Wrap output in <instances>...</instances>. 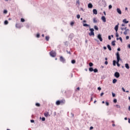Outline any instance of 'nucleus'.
I'll use <instances>...</instances> for the list:
<instances>
[{
    "label": "nucleus",
    "instance_id": "obj_27",
    "mask_svg": "<svg viewBox=\"0 0 130 130\" xmlns=\"http://www.w3.org/2000/svg\"><path fill=\"white\" fill-rule=\"evenodd\" d=\"M4 24L5 25H8V24H9V21H8V20H5L4 22Z\"/></svg>",
    "mask_w": 130,
    "mask_h": 130
},
{
    "label": "nucleus",
    "instance_id": "obj_14",
    "mask_svg": "<svg viewBox=\"0 0 130 130\" xmlns=\"http://www.w3.org/2000/svg\"><path fill=\"white\" fill-rule=\"evenodd\" d=\"M56 105H61V104H60V101H57L56 102Z\"/></svg>",
    "mask_w": 130,
    "mask_h": 130
},
{
    "label": "nucleus",
    "instance_id": "obj_28",
    "mask_svg": "<svg viewBox=\"0 0 130 130\" xmlns=\"http://www.w3.org/2000/svg\"><path fill=\"white\" fill-rule=\"evenodd\" d=\"M77 5H78V6H80V0H77L76 1Z\"/></svg>",
    "mask_w": 130,
    "mask_h": 130
},
{
    "label": "nucleus",
    "instance_id": "obj_50",
    "mask_svg": "<svg viewBox=\"0 0 130 130\" xmlns=\"http://www.w3.org/2000/svg\"><path fill=\"white\" fill-rule=\"evenodd\" d=\"M105 64H106V65L108 64V62L107 61H106L105 62Z\"/></svg>",
    "mask_w": 130,
    "mask_h": 130
},
{
    "label": "nucleus",
    "instance_id": "obj_53",
    "mask_svg": "<svg viewBox=\"0 0 130 130\" xmlns=\"http://www.w3.org/2000/svg\"><path fill=\"white\" fill-rule=\"evenodd\" d=\"M98 89L100 91L101 90V87H98Z\"/></svg>",
    "mask_w": 130,
    "mask_h": 130
},
{
    "label": "nucleus",
    "instance_id": "obj_54",
    "mask_svg": "<svg viewBox=\"0 0 130 130\" xmlns=\"http://www.w3.org/2000/svg\"><path fill=\"white\" fill-rule=\"evenodd\" d=\"M93 128H94V127L93 126H91L90 127V129H93Z\"/></svg>",
    "mask_w": 130,
    "mask_h": 130
},
{
    "label": "nucleus",
    "instance_id": "obj_39",
    "mask_svg": "<svg viewBox=\"0 0 130 130\" xmlns=\"http://www.w3.org/2000/svg\"><path fill=\"white\" fill-rule=\"evenodd\" d=\"M116 107H117V108H120V106L118 105H116Z\"/></svg>",
    "mask_w": 130,
    "mask_h": 130
},
{
    "label": "nucleus",
    "instance_id": "obj_48",
    "mask_svg": "<svg viewBox=\"0 0 130 130\" xmlns=\"http://www.w3.org/2000/svg\"><path fill=\"white\" fill-rule=\"evenodd\" d=\"M4 14H7V13H8V11L4 10Z\"/></svg>",
    "mask_w": 130,
    "mask_h": 130
},
{
    "label": "nucleus",
    "instance_id": "obj_29",
    "mask_svg": "<svg viewBox=\"0 0 130 130\" xmlns=\"http://www.w3.org/2000/svg\"><path fill=\"white\" fill-rule=\"evenodd\" d=\"M118 39H119L120 41H121V42H122V38H121V37H120L119 39L118 38H117V40H118Z\"/></svg>",
    "mask_w": 130,
    "mask_h": 130
},
{
    "label": "nucleus",
    "instance_id": "obj_5",
    "mask_svg": "<svg viewBox=\"0 0 130 130\" xmlns=\"http://www.w3.org/2000/svg\"><path fill=\"white\" fill-rule=\"evenodd\" d=\"M114 76L116 78H119V77L120 76V75L119 74V73L115 72V74H114Z\"/></svg>",
    "mask_w": 130,
    "mask_h": 130
},
{
    "label": "nucleus",
    "instance_id": "obj_12",
    "mask_svg": "<svg viewBox=\"0 0 130 130\" xmlns=\"http://www.w3.org/2000/svg\"><path fill=\"white\" fill-rule=\"evenodd\" d=\"M102 20L104 22H106V18H105V16H102Z\"/></svg>",
    "mask_w": 130,
    "mask_h": 130
},
{
    "label": "nucleus",
    "instance_id": "obj_55",
    "mask_svg": "<svg viewBox=\"0 0 130 130\" xmlns=\"http://www.w3.org/2000/svg\"><path fill=\"white\" fill-rule=\"evenodd\" d=\"M128 122L129 123H130V118H128Z\"/></svg>",
    "mask_w": 130,
    "mask_h": 130
},
{
    "label": "nucleus",
    "instance_id": "obj_49",
    "mask_svg": "<svg viewBox=\"0 0 130 130\" xmlns=\"http://www.w3.org/2000/svg\"><path fill=\"white\" fill-rule=\"evenodd\" d=\"M74 24H75V23H74V22H72L71 23V26H73V25H74Z\"/></svg>",
    "mask_w": 130,
    "mask_h": 130
},
{
    "label": "nucleus",
    "instance_id": "obj_10",
    "mask_svg": "<svg viewBox=\"0 0 130 130\" xmlns=\"http://www.w3.org/2000/svg\"><path fill=\"white\" fill-rule=\"evenodd\" d=\"M88 8H89V9H92V8H93V5L91 3L88 4Z\"/></svg>",
    "mask_w": 130,
    "mask_h": 130
},
{
    "label": "nucleus",
    "instance_id": "obj_1",
    "mask_svg": "<svg viewBox=\"0 0 130 130\" xmlns=\"http://www.w3.org/2000/svg\"><path fill=\"white\" fill-rule=\"evenodd\" d=\"M89 30L90 32L89 33V36H94L95 35L94 33V28H90Z\"/></svg>",
    "mask_w": 130,
    "mask_h": 130
},
{
    "label": "nucleus",
    "instance_id": "obj_9",
    "mask_svg": "<svg viewBox=\"0 0 130 130\" xmlns=\"http://www.w3.org/2000/svg\"><path fill=\"white\" fill-rule=\"evenodd\" d=\"M119 25V23H118L117 25H116L115 26V30L116 31V32H117V31H118V25Z\"/></svg>",
    "mask_w": 130,
    "mask_h": 130
},
{
    "label": "nucleus",
    "instance_id": "obj_56",
    "mask_svg": "<svg viewBox=\"0 0 130 130\" xmlns=\"http://www.w3.org/2000/svg\"><path fill=\"white\" fill-rule=\"evenodd\" d=\"M104 49L106 50L107 49V48L106 47H104Z\"/></svg>",
    "mask_w": 130,
    "mask_h": 130
},
{
    "label": "nucleus",
    "instance_id": "obj_52",
    "mask_svg": "<svg viewBox=\"0 0 130 130\" xmlns=\"http://www.w3.org/2000/svg\"><path fill=\"white\" fill-rule=\"evenodd\" d=\"M122 91H123V92H125V89H124V88L123 87L122 88Z\"/></svg>",
    "mask_w": 130,
    "mask_h": 130
},
{
    "label": "nucleus",
    "instance_id": "obj_47",
    "mask_svg": "<svg viewBox=\"0 0 130 130\" xmlns=\"http://www.w3.org/2000/svg\"><path fill=\"white\" fill-rule=\"evenodd\" d=\"M108 39L109 40H111V37L110 36H109Z\"/></svg>",
    "mask_w": 130,
    "mask_h": 130
},
{
    "label": "nucleus",
    "instance_id": "obj_38",
    "mask_svg": "<svg viewBox=\"0 0 130 130\" xmlns=\"http://www.w3.org/2000/svg\"><path fill=\"white\" fill-rule=\"evenodd\" d=\"M21 22H25V19L24 18H21Z\"/></svg>",
    "mask_w": 130,
    "mask_h": 130
},
{
    "label": "nucleus",
    "instance_id": "obj_61",
    "mask_svg": "<svg viewBox=\"0 0 130 130\" xmlns=\"http://www.w3.org/2000/svg\"><path fill=\"white\" fill-rule=\"evenodd\" d=\"M83 23H86L87 22V21H86V20H83Z\"/></svg>",
    "mask_w": 130,
    "mask_h": 130
},
{
    "label": "nucleus",
    "instance_id": "obj_6",
    "mask_svg": "<svg viewBox=\"0 0 130 130\" xmlns=\"http://www.w3.org/2000/svg\"><path fill=\"white\" fill-rule=\"evenodd\" d=\"M60 61H61L62 62H66V59L63 58L62 56L60 57Z\"/></svg>",
    "mask_w": 130,
    "mask_h": 130
},
{
    "label": "nucleus",
    "instance_id": "obj_24",
    "mask_svg": "<svg viewBox=\"0 0 130 130\" xmlns=\"http://www.w3.org/2000/svg\"><path fill=\"white\" fill-rule=\"evenodd\" d=\"M116 61H115V60H113V66H116Z\"/></svg>",
    "mask_w": 130,
    "mask_h": 130
},
{
    "label": "nucleus",
    "instance_id": "obj_31",
    "mask_svg": "<svg viewBox=\"0 0 130 130\" xmlns=\"http://www.w3.org/2000/svg\"><path fill=\"white\" fill-rule=\"evenodd\" d=\"M119 61H117V62H116L117 67H120V64H119Z\"/></svg>",
    "mask_w": 130,
    "mask_h": 130
},
{
    "label": "nucleus",
    "instance_id": "obj_16",
    "mask_svg": "<svg viewBox=\"0 0 130 130\" xmlns=\"http://www.w3.org/2000/svg\"><path fill=\"white\" fill-rule=\"evenodd\" d=\"M125 67L127 69V70H128V69H129V66H128V63H126V64H125Z\"/></svg>",
    "mask_w": 130,
    "mask_h": 130
},
{
    "label": "nucleus",
    "instance_id": "obj_60",
    "mask_svg": "<svg viewBox=\"0 0 130 130\" xmlns=\"http://www.w3.org/2000/svg\"><path fill=\"white\" fill-rule=\"evenodd\" d=\"M124 120H127V117H125V118H124Z\"/></svg>",
    "mask_w": 130,
    "mask_h": 130
},
{
    "label": "nucleus",
    "instance_id": "obj_22",
    "mask_svg": "<svg viewBox=\"0 0 130 130\" xmlns=\"http://www.w3.org/2000/svg\"><path fill=\"white\" fill-rule=\"evenodd\" d=\"M112 45H113V46H115V41L112 42Z\"/></svg>",
    "mask_w": 130,
    "mask_h": 130
},
{
    "label": "nucleus",
    "instance_id": "obj_44",
    "mask_svg": "<svg viewBox=\"0 0 130 130\" xmlns=\"http://www.w3.org/2000/svg\"><path fill=\"white\" fill-rule=\"evenodd\" d=\"M77 19H80V15L79 14H78L77 15Z\"/></svg>",
    "mask_w": 130,
    "mask_h": 130
},
{
    "label": "nucleus",
    "instance_id": "obj_20",
    "mask_svg": "<svg viewBox=\"0 0 130 130\" xmlns=\"http://www.w3.org/2000/svg\"><path fill=\"white\" fill-rule=\"evenodd\" d=\"M83 26H84V27H90V25H89L88 24H87L86 23H84Z\"/></svg>",
    "mask_w": 130,
    "mask_h": 130
},
{
    "label": "nucleus",
    "instance_id": "obj_18",
    "mask_svg": "<svg viewBox=\"0 0 130 130\" xmlns=\"http://www.w3.org/2000/svg\"><path fill=\"white\" fill-rule=\"evenodd\" d=\"M107 47H108L109 50H110V51H111V50H112L111 47L109 45H107Z\"/></svg>",
    "mask_w": 130,
    "mask_h": 130
},
{
    "label": "nucleus",
    "instance_id": "obj_42",
    "mask_svg": "<svg viewBox=\"0 0 130 130\" xmlns=\"http://www.w3.org/2000/svg\"><path fill=\"white\" fill-rule=\"evenodd\" d=\"M76 91H80V87H77V88H76Z\"/></svg>",
    "mask_w": 130,
    "mask_h": 130
},
{
    "label": "nucleus",
    "instance_id": "obj_62",
    "mask_svg": "<svg viewBox=\"0 0 130 130\" xmlns=\"http://www.w3.org/2000/svg\"><path fill=\"white\" fill-rule=\"evenodd\" d=\"M42 37H44V34L42 35Z\"/></svg>",
    "mask_w": 130,
    "mask_h": 130
},
{
    "label": "nucleus",
    "instance_id": "obj_37",
    "mask_svg": "<svg viewBox=\"0 0 130 130\" xmlns=\"http://www.w3.org/2000/svg\"><path fill=\"white\" fill-rule=\"evenodd\" d=\"M113 102H114V103H116V102H117V100L114 99V100H113Z\"/></svg>",
    "mask_w": 130,
    "mask_h": 130
},
{
    "label": "nucleus",
    "instance_id": "obj_30",
    "mask_svg": "<svg viewBox=\"0 0 130 130\" xmlns=\"http://www.w3.org/2000/svg\"><path fill=\"white\" fill-rule=\"evenodd\" d=\"M94 73H98V70L97 69H95L93 70Z\"/></svg>",
    "mask_w": 130,
    "mask_h": 130
},
{
    "label": "nucleus",
    "instance_id": "obj_57",
    "mask_svg": "<svg viewBox=\"0 0 130 130\" xmlns=\"http://www.w3.org/2000/svg\"><path fill=\"white\" fill-rule=\"evenodd\" d=\"M117 50H118V51H120V48H118L117 49Z\"/></svg>",
    "mask_w": 130,
    "mask_h": 130
},
{
    "label": "nucleus",
    "instance_id": "obj_36",
    "mask_svg": "<svg viewBox=\"0 0 130 130\" xmlns=\"http://www.w3.org/2000/svg\"><path fill=\"white\" fill-rule=\"evenodd\" d=\"M36 37H37V38H39V37H40V35L39 34H38L37 35Z\"/></svg>",
    "mask_w": 130,
    "mask_h": 130
},
{
    "label": "nucleus",
    "instance_id": "obj_25",
    "mask_svg": "<svg viewBox=\"0 0 130 130\" xmlns=\"http://www.w3.org/2000/svg\"><path fill=\"white\" fill-rule=\"evenodd\" d=\"M94 28L95 30H96L97 31H98L99 28H98V26H97V25H95L94 26Z\"/></svg>",
    "mask_w": 130,
    "mask_h": 130
},
{
    "label": "nucleus",
    "instance_id": "obj_7",
    "mask_svg": "<svg viewBox=\"0 0 130 130\" xmlns=\"http://www.w3.org/2000/svg\"><path fill=\"white\" fill-rule=\"evenodd\" d=\"M60 103L61 105H63L64 103H66V100H62L60 101Z\"/></svg>",
    "mask_w": 130,
    "mask_h": 130
},
{
    "label": "nucleus",
    "instance_id": "obj_8",
    "mask_svg": "<svg viewBox=\"0 0 130 130\" xmlns=\"http://www.w3.org/2000/svg\"><path fill=\"white\" fill-rule=\"evenodd\" d=\"M44 116L45 117H48V116H50V115H49V112H47L44 113Z\"/></svg>",
    "mask_w": 130,
    "mask_h": 130
},
{
    "label": "nucleus",
    "instance_id": "obj_32",
    "mask_svg": "<svg viewBox=\"0 0 130 130\" xmlns=\"http://www.w3.org/2000/svg\"><path fill=\"white\" fill-rule=\"evenodd\" d=\"M72 63H76V60L73 59L71 61Z\"/></svg>",
    "mask_w": 130,
    "mask_h": 130
},
{
    "label": "nucleus",
    "instance_id": "obj_40",
    "mask_svg": "<svg viewBox=\"0 0 130 130\" xmlns=\"http://www.w3.org/2000/svg\"><path fill=\"white\" fill-rule=\"evenodd\" d=\"M109 9L110 10L111 9H112V6L109 5Z\"/></svg>",
    "mask_w": 130,
    "mask_h": 130
},
{
    "label": "nucleus",
    "instance_id": "obj_26",
    "mask_svg": "<svg viewBox=\"0 0 130 130\" xmlns=\"http://www.w3.org/2000/svg\"><path fill=\"white\" fill-rule=\"evenodd\" d=\"M46 40L47 41H49V36H46Z\"/></svg>",
    "mask_w": 130,
    "mask_h": 130
},
{
    "label": "nucleus",
    "instance_id": "obj_35",
    "mask_svg": "<svg viewBox=\"0 0 130 130\" xmlns=\"http://www.w3.org/2000/svg\"><path fill=\"white\" fill-rule=\"evenodd\" d=\"M106 105L107 106H109V103H108V102H106Z\"/></svg>",
    "mask_w": 130,
    "mask_h": 130
},
{
    "label": "nucleus",
    "instance_id": "obj_2",
    "mask_svg": "<svg viewBox=\"0 0 130 130\" xmlns=\"http://www.w3.org/2000/svg\"><path fill=\"white\" fill-rule=\"evenodd\" d=\"M50 55L51 56H52V57H55V56H56V53L54 51H52L50 52Z\"/></svg>",
    "mask_w": 130,
    "mask_h": 130
},
{
    "label": "nucleus",
    "instance_id": "obj_63",
    "mask_svg": "<svg viewBox=\"0 0 130 130\" xmlns=\"http://www.w3.org/2000/svg\"><path fill=\"white\" fill-rule=\"evenodd\" d=\"M115 125V124H112V126H114Z\"/></svg>",
    "mask_w": 130,
    "mask_h": 130
},
{
    "label": "nucleus",
    "instance_id": "obj_17",
    "mask_svg": "<svg viewBox=\"0 0 130 130\" xmlns=\"http://www.w3.org/2000/svg\"><path fill=\"white\" fill-rule=\"evenodd\" d=\"M93 23H97V18H94L93 19Z\"/></svg>",
    "mask_w": 130,
    "mask_h": 130
},
{
    "label": "nucleus",
    "instance_id": "obj_15",
    "mask_svg": "<svg viewBox=\"0 0 130 130\" xmlns=\"http://www.w3.org/2000/svg\"><path fill=\"white\" fill-rule=\"evenodd\" d=\"M16 28H21V25H20V24L19 23H17L16 24Z\"/></svg>",
    "mask_w": 130,
    "mask_h": 130
},
{
    "label": "nucleus",
    "instance_id": "obj_46",
    "mask_svg": "<svg viewBox=\"0 0 130 130\" xmlns=\"http://www.w3.org/2000/svg\"><path fill=\"white\" fill-rule=\"evenodd\" d=\"M119 35H118V34L117 33V32H116V37H119Z\"/></svg>",
    "mask_w": 130,
    "mask_h": 130
},
{
    "label": "nucleus",
    "instance_id": "obj_21",
    "mask_svg": "<svg viewBox=\"0 0 130 130\" xmlns=\"http://www.w3.org/2000/svg\"><path fill=\"white\" fill-rule=\"evenodd\" d=\"M89 72H93L94 69H93V68H89Z\"/></svg>",
    "mask_w": 130,
    "mask_h": 130
},
{
    "label": "nucleus",
    "instance_id": "obj_33",
    "mask_svg": "<svg viewBox=\"0 0 130 130\" xmlns=\"http://www.w3.org/2000/svg\"><path fill=\"white\" fill-rule=\"evenodd\" d=\"M36 106H37L38 107H40V104H39V103H36Z\"/></svg>",
    "mask_w": 130,
    "mask_h": 130
},
{
    "label": "nucleus",
    "instance_id": "obj_34",
    "mask_svg": "<svg viewBox=\"0 0 130 130\" xmlns=\"http://www.w3.org/2000/svg\"><path fill=\"white\" fill-rule=\"evenodd\" d=\"M89 67H93V63L90 62V63H89Z\"/></svg>",
    "mask_w": 130,
    "mask_h": 130
},
{
    "label": "nucleus",
    "instance_id": "obj_41",
    "mask_svg": "<svg viewBox=\"0 0 130 130\" xmlns=\"http://www.w3.org/2000/svg\"><path fill=\"white\" fill-rule=\"evenodd\" d=\"M128 39H129V37L128 36H127L126 37V40H128Z\"/></svg>",
    "mask_w": 130,
    "mask_h": 130
},
{
    "label": "nucleus",
    "instance_id": "obj_23",
    "mask_svg": "<svg viewBox=\"0 0 130 130\" xmlns=\"http://www.w3.org/2000/svg\"><path fill=\"white\" fill-rule=\"evenodd\" d=\"M123 23H125L126 24H127L128 23V21H126V19H123Z\"/></svg>",
    "mask_w": 130,
    "mask_h": 130
},
{
    "label": "nucleus",
    "instance_id": "obj_4",
    "mask_svg": "<svg viewBox=\"0 0 130 130\" xmlns=\"http://www.w3.org/2000/svg\"><path fill=\"white\" fill-rule=\"evenodd\" d=\"M98 38L99 39V40L101 41V42H102L103 41V39H102V37H101V35L99 34L98 35Z\"/></svg>",
    "mask_w": 130,
    "mask_h": 130
},
{
    "label": "nucleus",
    "instance_id": "obj_13",
    "mask_svg": "<svg viewBox=\"0 0 130 130\" xmlns=\"http://www.w3.org/2000/svg\"><path fill=\"white\" fill-rule=\"evenodd\" d=\"M93 14H94V15H97V14H98L97 10H96V9L93 10Z\"/></svg>",
    "mask_w": 130,
    "mask_h": 130
},
{
    "label": "nucleus",
    "instance_id": "obj_19",
    "mask_svg": "<svg viewBox=\"0 0 130 130\" xmlns=\"http://www.w3.org/2000/svg\"><path fill=\"white\" fill-rule=\"evenodd\" d=\"M117 82V80H116V79H114L113 80V84H115V83H116Z\"/></svg>",
    "mask_w": 130,
    "mask_h": 130
},
{
    "label": "nucleus",
    "instance_id": "obj_11",
    "mask_svg": "<svg viewBox=\"0 0 130 130\" xmlns=\"http://www.w3.org/2000/svg\"><path fill=\"white\" fill-rule=\"evenodd\" d=\"M117 12L119 14V15H121V10H120V9L117 8Z\"/></svg>",
    "mask_w": 130,
    "mask_h": 130
},
{
    "label": "nucleus",
    "instance_id": "obj_58",
    "mask_svg": "<svg viewBox=\"0 0 130 130\" xmlns=\"http://www.w3.org/2000/svg\"><path fill=\"white\" fill-rule=\"evenodd\" d=\"M34 121H35L34 120H30V122H34Z\"/></svg>",
    "mask_w": 130,
    "mask_h": 130
},
{
    "label": "nucleus",
    "instance_id": "obj_51",
    "mask_svg": "<svg viewBox=\"0 0 130 130\" xmlns=\"http://www.w3.org/2000/svg\"><path fill=\"white\" fill-rule=\"evenodd\" d=\"M103 95H104V92H102L101 93V96H103Z\"/></svg>",
    "mask_w": 130,
    "mask_h": 130
},
{
    "label": "nucleus",
    "instance_id": "obj_64",
    "mask_svg": "<svg viewBox=\"0 0 130 130\" xmlns=\"http://www.w3.org/2000/svg\"><path fill=\"white\" fill-rule=\"evenodd\" d=\"M128 109L130 111V106H129Z\"/></svg>",
    "mask_w": 130,
    "mask_h": 130
},
{
    "label": "nucleus",
    "instance_id": "obj_3",
    "mask_svg": "<svg viewBox=\"0 0 130 130\" xmlns=\"http://www.w3.org/2000/svg\"><path fill=\"white\" fill-rule=\"evenodd\" d=\"M116 55L117 57V61H119L120 60V55H119V52H117Z\"/></svg>",
    "mask_w": 130,
    "mask_h": 130
},
{
    "label": "nucleus",
    "instance_id": "obj_59",
    "mask_svg": "<svg viewBox=\"0 0 130 130\" xmlns=\"http://www.w3.org/2000/svg\"><path fill=\"white\" fill-rule=\"evenodd\" d=\"M91 101H93V98H91V99H90V102Z\"/></svg>",
    "mask_w": 130,
    "mask_h": 130
},
{
    "label": "nucleus",
    "instance_id": "obj_43",
    "mask_svg": "<svg viewBox=\"0 0 130 130\" xmlns=\"http://www.w3.org/2000/svg\"><path fill=\"white\" fill-rule=\"evenodd\" d=\"M42 120L43 121H45V117H43V118H42Z\"/></svg>",
    "mask_w": 130,
    "mask_h": 130
},
{
    "label": "nucleus",
    "instance_id": "obj_45",
    "mask_svg": "<svg viewBox=\"0 0 130 130\" xmlns=\"http://www.w3.org/2000/svg\"><path fill=\"white\" fill-rule=\"evenodd\" d=\"M112 94L113 97H115V93L112 92Z\"/></svg>",
    "mask_w": 130,
    "mask_h": 130
}]
</instances>
